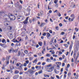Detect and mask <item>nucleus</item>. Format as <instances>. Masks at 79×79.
Returning <instances> with one entry per match:
<instances>
[{"instance_id": "obj_1", "label": "nucleus", "mask_w": 79, "mask_h": 79, "mask_svg": "<svg viewBox=\"0 0 79 79\" xmlns=\"http://www.w3.org/2000/svg\"><path fill=\"white\" fill-rule=\"evenodd\" d=\"M4 18L6 20H8L9 18L10 20H15V16L14 15H13L11 14H10V15L9 16L6 15L4 16Z\"/></svg>"}, {"instance_id": "obj_2", "label": "nucleus", "mask_w": 79, "mask_h": 79, "mask_svg": "<svg viewBox=\"0 0 79 79\" xmlns=\"http://www.w3.org/2000/svg\"><path fill=\"white\" fill-rule=\"evenodd\" d=\"M24 17L21 16H19L17 17V19L19 21H23Z\"/></svg>"}, {"instance_id": "obj_3", "label": "nucleus", "mask_w": 79, "mask_h": 79, "mask_svg": "<svg viewBox=\"0 0 79 79\" xmlns=\"http://www.w3.org/2000/svg\"><path fill=\"white\" fill-rule=\"evenodd\" d=\"M15 6L16 7H18L19 8V9L20 10H21L22 9V6H21V5H19V4H18V3L16 4Z\"/></svg>"}, {"instance_id": "obj_4", "label": "nucleus", "mask_w": 79, "mask_h": 79, "mask_svg": "<svg viewBox=\"0 0 79 79\" xmlns=\"http://www.w3.org/2000/svg\"><path fill=\"white\" fill-rule=\"evenodd\" d=\"M29 19V17H27L26 20L23 22V23L24 24H26L27 23V21L28 20V19Z\"/></svg>"}, {"instance_id": "obj_5", "label": "nucleus", "mask_w": 79, "mask_h": 79, "mask_svg": "<svg viewBox=\"0 0 79 79\" xmlns=\"http://www.w3.org/2000/svg\"><path fill=\"white\" fill-rule=\"evenodd\" d=\"M28 72L30 73V74H31V75H32L33 74L32 73H34V71L31 70V69H29L28 70Z\"/></svg>"}, {"instance_id": "obj_6", "label": "nucleus", "mask_w": 79, "mask_h": 79, "mask_svg": "<svg viewBox=\"0 0 79 79\" xmlns=\"http://www.w3.org/2000/svg\"><path fill=\"white\" fill-rule=\"evenodd\" d=\"M71 17L72 18L71 21H73L74 19V15L72 14L71 15Z\"/></svg>"}, {"instance_id": "obj_7", "label": "nucleus", "mask_w": 79, "mask_h": 79, "mask_svg": "<svg viewBox=\"0 0 79 79\" xmlns=\"http://www.w3.org/2000/svg\"><path fill=\"white\" fill-rule=\"evenodd\" d=\"M4 25L5 26H7L8 25V21H5L4 22Z\"/></svg>"}, {"instance_id": "obj_8", "label": "nucleus", "mask_w": 79, "mask_h": 79, "mask_svg": "<svg viewBox=\"0 0 79 79\" xmlns=\"http://www.w3.org/2000/svg\"><path fill=\"white\" fill-rule=\"evenodd\" d=\"M18 77H19V75H15L13 77V79H18Z\"/></svg>"}, {"instance_id": "obj_9", "label": "nucleus", "mask_w": 79, "mask_h": 79, "mask_svg": "<svg viewBox=\"0 0 79 79\" xmlns=\"http://www.w3.org/2000/svg\"><path fill=\"white\" fill-rule=\"evenodd\" d=\"M13 48H11V49L8 51L9 53H11V52H12V51H13Z\"/></svg>"}, {"instance_id": "obj_10", "label": "nucleus", "mask_w": 79, "mask_h": 79, "mask_svg": "<svg viewBox=\"0 0 79 79\" xmlns=\"http://www.w3.org/2000/svg\"><path fill=\"white\" fill-rule=\"evenodd\" d=\"M55 69V66H52L51 67H50L49 68V69L50 70L51 69V71H53V69Z\"/></svg>"}, {"instance_id": "obj_11", "label": "nucleus", "mask_w": 79, "mask_h": 79, "mask_svg": "<svg viewBox=\"0 0 79 79\" xmlns=\"http://www.w3.org/2000/svg\"><path fill=\"white\" fill-rule=\"evenodd\" d=\"M57 65H59V66H61V62H57L56 63Z\"/></svg>"}, {"instance_id": "obj_12", "label": "nucleus", "mask_w": 79, "mask_h": 79, "mask_svg": "<svg viewBox=\"0 0 79 79\" xmlns=\"http://www.w3.org/2000/svg\"><path fill=\"white\" fill-rule=\"evenodd\" d=\"M33 63H36L37 62V58H36L34 60L32 61Z\"/></svg>"}, {"instance_id": "obj_13", "label": "nucleus", "mask_w": 79, "mask_h": 79, "mask_svg": "<svg viewBox=\"0 0 79 79\" xmlns=\"http://www.w3.org/2000/svg\"><path fill=\"white\" fill-rule=\"evenodd\" d=\"M38 44L40 46H42V42H40L38 43Z\"/></svg>"}, {"instance_id": "obj_14", "label": "nucleus", "mask_w": 79, "mask_h": 79, "mask_svg": "<svg viewBox=\"0 0 79 79\" xmlns=\"http://www.w3.org/2000/svg\"><path fill=\"white\" fill-rule=\"evenodd\" d=\"M44 77H50V76H49V75L47 74H44Z\"/></svg>"}, {"instance_id": "obj_15", "label": "nucleus", "mask_w": 79, "mask_h": 79, "mask_svg": "<svg viewBox=\"0 0 79 79\" xmlns=\"http://www.w3.org/2000/svg\"><path fill=\"white\" fill-rule=\"evenodd\" d=\"M18 52L17 49L15 50H13V51H12L13 53H15H15H16V52Z\"/></svg>"}, {"instance_id": "obj_16", "label": "nucleus", "mask_w": 79, "mask_h": 79, "mask_svg": "<svg viewBox=\"0 0 79 79\" xmlns=\"http://www.w3.org/2000/svg\"><path fill=\"white\" fill-rule=\"evenodd\" d=\"M57 15L59 17H60V16H61V13H60L59 12H58L57 13Z\"/></svg>"}, {"instance_id": "obj_17", "label": "nucleus", "mask_w": 79, "mask_h": 79, "mask_svg": "<svg viewBox=\"0 0 79 79\" xmlns=\"http://www.w3.org/2000/svg\"><path fill=\"white\" fill-rule=\"evenodd\" d=\"M79 56V54H77V58L75 60V63H76V62H77V57Z\"/></svg>"}, {"instance_id": "obj_18", "label": "nucleus", "mask_w": 79, "mask_h": 79, "mask_svg": "<svg viewBox=\"0 0 79 79\" xmlns=\"http://www.w3.org/2000/svg\"><path fill=\"white\" fill-rule=\"evenodd\" d=\"M8 28H9L10 29V30H12V29H13V27H10V26H9L8 27Z\"/></svg>"}, {"instance_id": "obj_19", "label": "nucleus", "mask_w": 79, "mask_h": 79, "mask_svg": "<svg viewBox=\"0 0 79 79\" xmlns=\"http://www.w3.org/2000/svg\"><path fill=\"white\" fill-rule=\"evenodd\" d=\"M24 34H25V32H23L21 34V35H22V36H24Z\"/></svg>"}, {"instance_id": "obj_20", "label": "nucleus", "mask_w": 79, "mask_h": 79, "mask_svg": "<svg viewBox=\"0 0 79 79\" xmlns=\"http://www.w3.org/2000/svg\"><path fill=\"white\" fill-rule=\"evenodd\" d=\"M2 47H3L4 48L6 47V44H3Z\"/></svg>"}, {"instance_id": "obj_21", "label": "nucleus", "mask_w": 79, "mask_h": 79, "mask_svg": "<svg viewBox=\"0 0 79 79\" xmlns=\"http://www.w3.org/2000/svg\"><path fill=\"white\" fill-rule=\"evenodd\" d=\"M10 57H7L6 58V60L7 61H9V60H10Z\"/></svg>"}, {"instance_id": "obj_22", "label": "nucleus", "mask_w": 79, "mask_h": 79, "mask_svg": "<svg viewBox=\"0 0 79 79\" xmlns=\"http://www.w3.org/2000/svg\"><path fill=\"white\" fill-rule=\"evenodd\" d=\"M19 73V71L18 70H15V74H18Z\"/></svg>"}, {"instance_id": "obj_23", "label": "nucleus", "mask_w": 79, "mask_h": 79, "mask_svg": "<svg viewBox=\"0 0 79 79\" xmlns=\"http://www.w3.org/2000/svg\"><path fill=\"white\" fill-rule=\"evenodd\" d=\"M72 48V45H70L69 47L70 52L71 51V49Z\"/></svg>"}, {"instance_id": "obj_24", "label": "nucleus", "mask_w": 79, "mask_h": 79, "mask_svg": "<svg viewBox=\"0 0 79 79\" xmlns=\"http://www.w3.org/2000/svg\"><path fill=\"white\" fill-rule=\"evenodd\" d=\"M46 34H47L48 37H50V34L49 33L47 32Z\"/></svg>"}, {"instance_id": "obj_25", "label": "nucleus", "mask_w": 79, "mask_h": 79, "mask_svg": "<svg viewBox=\"0 0 79 79\" xmlns=\"http://www.w3.org/2000/svg\"><path fill=\"white\" fill-rule=\"evenodd\" d=\"M10 69H14V67L13 66H11L10 67Z\"/></svg>"}, {"instance_id": "obj_26", "label": "nucleus", "mask_w": 79, "mask_h": 79, "mask_svg": "<svg viewBox=\"0 0 79 79\" xmlns=\"http://www.w3.org/2000/svg\"><path fill=\"white\" fill-rule=\"evenodd\" d=\"M20 53H21V52L20 51H19L18 52V54L17 55L18 56H20Z\"/></svg>"}, {"instance_id": "obj_27", "label": "nucleus", "mask_w": 79, "mask_h": 79, "mask_svg": "<svg viewBox=\"0 0 79 79\" xmlns=\"http://www.w3.org/2000/svg\"><path fill=\"white\" fill-rule=\"evenodd\" d=\"M46 61L47 62H50V59H47Z\"/></svg>"}, {"instance_id": "obj_28", "label": "nucleus", "mask_w": 79, "mask_h": 79, "mask_svg": "<svg viewBox=\"0 0 79 79\" xmlns=\"http://www.w3.org/2000/svg\"><path fill=\"white\" fill-rule=\"evenodd\" d=\"M46 56H48L49 57H50V55L48 54H47L46 55Z\"/></svg>"}, {"instance_id": "obj_29", "label": "nucleus", "mask_w": 79, "mask_h": 79, "mask_svg": "<svg viewBox=\"0 0 79 79\" xmlns=\"http://www.w3.org/2000/svg\"><path fill=\"white\" fill-rule=\"evenodd\" d=\"M20 64H21V63H17V66H19V65H20Z\"/></svg>"}, {"instance_id": "obj_30", "label": "nucleus", "mask_w": 79, "mask_h": 79, "mask_svg": "<svg viewBox=\"0 0 79 79\" xmlns=\"http://www.w3.org/2000/svg\"><path fill=\"white\" fill-rule=\"evenodd\" d=\"M70 66V65H69V64H68L67 65L66 68H69Z\"/></svg>"}, {"instance_id": "obj_31", "label": "nucleus", "mask_w": 79, "mask_h": 79, "mask_svg": "<svg viewBox=\"0 0 79 79\" xmlns=\"http://www.w3.org/2000/svg\"><path fill=\"white\" fill-rule=\"evenodd\" d=\"M47 67H52V64H50L47 65Z\"/></svg>"}, {"instance_id": "obj_32", "label": "nucleus", "mask_w": 79, "mask_h": 79, "mask_svg": "<svg viewBox=\"0 0 79 79\" xmlns=\"http://www.w3.org/2000/svg\"><path fill=\"white\" fill-rule=\"evenodd\" d=\"M65 65V64L64 63H63L62 64V65L63 67L64 66V65Z\"/></svg>"}, {"instance_id": "obj_33", "label": "nucleus", "mask_w": 79, "mask_h": 79, "mask_svg": "<svg viewBox=\"0 0 79 79\" xmlns=\"http://www.w3.org/2000/svg\"><path fill=\"white\" fill-rule=\"evenodd\" d=\"M24 53L26 54H27V53H28V51H27V50H25L24 52Z\"/></svg>"}, {"instance_id": "obj_34", "label": "nucleus", "mask_w": 79, "mask_h": 79, "mask_svg": "<svg viewBox=\"0 0 79 79\" xmlns=\"http://www.w3.org/2000/svg\"><path fill=\"white\" fill-rule=\"evenodd\" d=\"M75 30L77 32V31H79V29L78 28H75Z\"/></svg>"}, {"instance_id": "obj_35", "label": "nucleus", "mask_w": 79, "mask_h": 79, "mask_svg": "<svg viewBox=\"0 0 79 79\" xmlns=\"http://www.w3.org/2000/svg\"><path fill=\"white\" fill-rule=\"evenodd\" d=\"M55 29H56L57 31L59 30V28H58V27L57 26L55 27Z\"/></svg>"}, {"instance_id": "obj_36", "label": "nucleus", "mask_w": 79, "mask_h": 79, "mask_svg": "<svg viewBox=\"0 0 79 79\" xmlns=\"http://www.w3.org/2000/svg\"><path fill=\"white\" fill-rule=\"evenodd\" d=\"M64 46H65L66 47H68V45L66 44H64Z\"/></svg>"}, {"instance_id": "obj_37", "label": "nucleus", "mask_w": 79, "mask_h": 79, "mask_svg": "<svg viewBox=\"0 0 79 79\" xmlns=\"http://www.w3.org/2000/svg\"><path fill=\"white\" fill-rule=\"evenodd\" d=\"M5 42V40L4 39H3L2 41V43H4Z\"/></svg>"}, {"instance_id": "obj_38", "label": "nucleus", "mask_w": 79, "mask_h": 79, "mask_svg": "<svg viewBox=\"0 0 79 79\" xmlns=\"http://www.w3.org/2000/svg\"><path fill=\"white\" fill-rule=\"evenodd\" d=\"M53 56H55V57H58V56H57V55L53 54Z\"/></svg>"}, {"instance_id": "obj_39", "label": "nucleus", "mask_w": 79, "mask_h": 79, "mask_svg": "<svg viewBox=\"0 0 79 79\" xmlns=\"http://www.w3.org/2000/svg\"><path fill=\"white\" fill-rule=\"evenodd\" d=\"M19 69L20 70H22L23 69V68H22V67H19Z\"/></svg>"}, {"instance_id": "obj_40", "label": "nucleus", "mask_w": 79, "mask_h": 79, "mask_svg": "<svg viewBox=\"0 0 79 79\" xmlns=\"http://www.w3.org/2000/svg\"><path fill=\"white\" fill-rule=\"evenodd\" d=\"M41 73H42V70H40L39 72V74H41Z\"/></svg>"}, {"instance_id": "obj_41", "label": "nucleus", "mask_w": 79, "mask_h": 79, "mask_svg": "<svg viewBox=\"0 0 79 79\" xmlns=\"http://www.w3.org/2000/svg\"><path fill=\"white\" fill-rule=\"evenodd\" d=\"M45 64H46L45 62H43L42 64V65H43V66H44Z\"/></svg>"}, {"instance_id": "obj_42", "label": "nucleus", "mask_w": 79, "mask_h": 79, "mask_svg": "<svg viewBox=\"0 0 79 79\" xmlns=\"http://www.w3.org/2000/svg\"><path fill=\"white\" fill-rule=\"evenodd\" d=\"M55 6H56V8H58V4H56V5Z\"/></svg>"}, {"instance_id": "obj_43", "label": "nucleus", "mask_w": 79, "mask_h": 79, "mask_svg": "<svg viewBox=\"0 0 79 79\" xmlns=\"http://www.w3.org/2000/svg\"><path fill=\"white\" fill-rule=\"evenodd\" d=\"M77 45L79 46V40L77 41Z\"/></svg>"}, {"instance_id": "obj_44", "label": "nucleus", "mask_w": 79, "mask_h": 79, "mask_svg": "<svg viewBox=\"0 0 79 79\" xmlns=\"http://www.w3.org/2000/svg\"><path fill=\"white\" fill-rule=\"evenodd\" d=\"M68 76H71V73H69L68 74Z\"/></svg>"}, {"instance_id": "obj_45", "label": "nucleus", "mask_w": 79, "mask_h": 79, "mask_svg": "<svg viewBox=\"0 0 79 79\" xmlns=\"http://www.w3.org/2000/svg\"><path fill=\"white\" fill-rule=\"evenodd\" d=\"M27 67H25L24 68V71H27Z\"/></svg>"}, {"instance_id": "obj_46", "label": "nucleus", "mask_w": 79, "mask_h": 79, "mask_svg": "<svg viewBox=\"0 0 79 79\" xmlns=\"http://www.w3.org/2000/svg\"><path fill=\"white\" fill-rule=\"evenodd\" d=\"M23 66H24L25 67H26V66H27V64H26V63H24L23 65Z\"/></svg>"}, {"instance_id": "obj_47", "label": "nucleus", "mask_w": 79, "mask_h": 79, "mask_svg": "<svg viewBox=\"0 0 79 79\" xmlns=\"http://www.w3.org/2000/svg\"><path fill=\"white\" fill-rule=\"evenodd\" d=\"M5 60V58L4 57H3L2 58V61H4V60Z\"/></svg>"}, {"instance_id": "obj_48", "label": "nucleus", "mask_w": 79, "mask_h": 79, "mask_svg": "<svg viewBox=\"0 0 79 79\" xmlns=\"http://www.w3.org/2000/svg\"><path fill=\"white\" fill-rule=\"evenodd\" d=\"M64 32H61V35H64Z\"/></svg>"}, {"instance_id": "obj_49", "label": "nucleus", "mask_w": 79, "mask_h": 79, "mask_svg": "<svg viewBox=\"0 0 79 79\" xmlns=\"http://www.w3.org/2000/svg\"><path fill=\"white\" fill-rule=\"evenodd\" d=\"M31 69L33 70H34V69H35V68L34 67H32Z\"/></svg>"}, {"instance_id": "obj_50", "label": "nucleus", "mask_w": 79, "mask_h": 79, "mask_svg": "<svg viewBox=\"0 0 79 79\" xmlns=\"http://www.w3.org/2000/svg\"><path fill=\"white\" fill-rule=\"evenodd\" d=\"M26 63H27V64H28V63H29V60L26 61Z\"/></svg>"}, {"instance_id": "obj_51", "label": "nucleus", "mask_w": 79, "mask_h": 79, "mask_svg": "<svg viewBox=\"0 0 79 79\" xmlns=\"http://www.w3.org/2000/svg\"><path fill=\"white\" fill-rule=\"evenodd\" d=\"M54 3H57V0H56L54 1Z\"/></svg>"}, {"instance_id": "obj_52", "label": "nucleus", "mask_w": 79, "mask_h": 79, "mask_svg": "<svg viewBox=\"0 0 79 79\" xmlns=\"http://www.w3.org/2000/svg\"><path fill=\"white\" fill-rule=\"evenodd\" d=\"M11 47H13L14 46V44L12 43L11 44Z\"/></svg>"}, {"instance_id": "obj_53", "label": "nucleus", "mask_w": 79, "mask_h": 79, "mask_svg": "<svg viewBox=\"0 0 79 79\" xmlns=\"http://www.w3.org/2000/svg\"><path fill=\"white\" fill-rule=\"evenodd\" d=\"M32 21L33 22H34V21H35V19L34 18H33Z\"/></svg>"}, {"instance_id": "obj_54", "label": "nucleus", "mask_w": 79, "mask_h": 79, "mask_svg": "<svg viewBox=\"0 0 79 79\" xmlns=\"http://www.w3.org/2000/svg\"><path fill=\"white\" fill-rule=\"evenodd\" d=\"M52 10H50L49 11V13H52Z\"/></svg>"}, {"instance_id": "obj_55", "label": "nucleus", "mask_w": 79, "mask_h": 79, "mask_svg": "<svg viewBox=\"0 0 79 79\" xmlns=\"http://www.w3.org/2000/svg\"><path fill=\"white\" fill-rule=\"evenodd\" d=\"M39 66H35V68L36 69H37V68H39Z\"/></svg>"}, {"instance_id": "obj_56", "label": "nucleus", "mask_w": 79, "mask_h": 79, "mask_svg": "<svg viewBox=\"0 0 79 79\" xmlns=\"http://www.w3.org/2000/svg\"><path fill=\"white\" fill-rule=\"evenodd\" d=\"M33 59V58L32 57H30L29 58V60H32Z\"/></svg>"}, {"instance_id": "obj_57", "label": "nucleus", "mask_w": 79, "mask_h": 79, "mask_svg": "<svg viewBox=\"0 0 79 79\" xmlns=\"http://www.w3.org/2000/svg\"><path fill=\"white\" fill-rule=\"evenodd\" d=\"M59 26H60V27H61V26H62L63 24H62L60 23L59 24Z\"/></svg>"}, {"instance_id": "obj_58", "label": "nucleus", "mask_w": 79, "mask_h": 79, "mask_svg": "<svg viewBox=\"0 0 79 79\" xmlns=\"http://www.w3.org/2000/svg\"><path fill=\"white\" fill-rule=\"evenodd\" d=\"M44 23H42V24H41V25H40V27H43V26L44 25Z\"/></svg>"}, {"instance_id": "obj_59", "label": "nucleus", "mask_w": 79, "mask_h": 79, "mask_svg": "<svg viewBox=\"0 0 79 79\" xmlns=\"http://www.w3.org/2000/svg\"><path fill=\"white\" fill-rule=\"evenodd\" d=\"M23 74V72H21L19 73V74H20V75Z\"/></svg>"}, {"instance_id": "obj_60", "label": "nucleus", "mask_w": 79, "mask_h": 79, "mask_svg": "<svg viewBox=\"0 0 79 79\" xmlns=\"http://www.w3.org/2000/svg\"><path fill=\"white\" fill-rule=\"evenodd\" d=\"M71 61L72 62H74V59H73V58L72 59V60Z\"/></svg>"}, {"instance_id": "obj_61", "label": "nucleus", "mask_w": 79, "mask_h": 79, "mask_svg": "<svg viewBox=\"0 0 79 79\" xmlns=\"http://www.w3.org/2000/svg\"><path fill=\"white\" fill-rule=\"evenodd\" d=\"M19 2H20V3H21V4H22V3H23V1L20 0Z\"/></svg>"}, {"instance_id": "obj_62", "label": "nucleus", "mask_w": 79, "mask_h": 79, "mask_svg": "<svg viewBox=\"0 0 79 79\" xmlns=\"http://www.w3.org/2000/svg\"><path fill=\"white\" fill-rule=\"evenodd\" d=\"M29 21L30 23H32V20L31 19L29 20Z\"/></svg>"}, {"instance_id": "obj_63", "label": "nucleus", "mask_w": 79, "mask_h": 79, "mask_svg": "<svg viewBox=\"0 0 79 79\" xmlns=\"http://www.w3.org/2000/svg\"><path fill=\"white\" fill-rule=\"evenodd\" d=\"M49 32L50 33H51V34H52V30H50L49 31Z\"/></svg>"}, {"instance_id": "obj_64", "label": "nucleus", "mask_w": 79, "mask_h": 79, "mask_svg": "<svg viewBox=\"0 0 79 79\" xmlns=\"http://www.w3.org/2000/svg\"><path fill=\"white\" fill-rule=\"evenodd\" d=\"M59 54H60V55H61L62 53V52H59Z\"/></svg>"}]
</instances>
